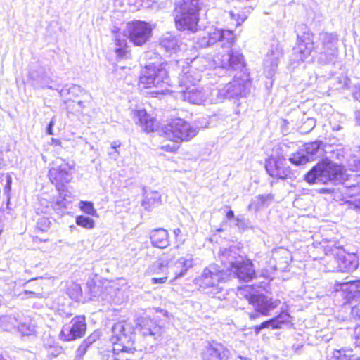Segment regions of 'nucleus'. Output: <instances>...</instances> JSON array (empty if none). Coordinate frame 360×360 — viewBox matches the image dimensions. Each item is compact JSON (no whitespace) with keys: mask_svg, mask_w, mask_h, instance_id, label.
<instances>
[{"mask_svg":"<svg viewBox=\"0 0 360 360\" xmlns=\"http://www.w3.org/2000/svg\"><path fill=\"white\" fill-rule=\"evenodd\" d=\"M170 79L167 70L160 63H150L141 68L138 87L147 92L149 98H162L168 94Z\"/></svg>","mask_w":360,"mask_h":360,"instance_id":"f257e3e1","label":"nucleus"},{"mask_svg":"<svg viewBox=\"0 0 360 360\" xmlns=\"http://www.w3.org/2000/svg\"><path fill=\"white\" fill-rule=\"evenodd\" d=\"M132 326L126 320H119L112 327V352L115 360H135L136 349L131 340Z\"/></svg>","mask_w":360,"mask_h":360,"instance_id":"f03ea898","label":"nucleus"},{"mask_svg":"<svg viewBox=\"0 0 360 360\" xmlns=\"http://www.w3.org/2000/svg\"><path fill=\"white\" fill-rule=\"evenodd\" d=\"M195 134V129L187 121L180 117L172 118L161 128V136L172 143L163 144L160 148L163 151L175 153L183 141L190 140Z\"/></svg>","mask_w":360,"mask_h":360,"instance_id":"7ed1b4c3","label":"nucleus"},{"mask_svg":"<svg viewBox=\"0 0 360 360\" xmlns=\"http://www.w3.org/2000/svg\"><path fill=\"white\" fill-rule=\"evenodd\" d=\"M201 10L200 0H176L173 10L176 29L179 31L196 32Z\"/></svg>","mask_w":360,"mask_h":360,"instance_id":"20e7f679","label":"nucleus"},{"mask_svg":"<svg viewBox=\"0 0 360 360\" xmlns=\"http://www.w3.org/2000/svg\"><path fill=\"white\" fill-rule=\"evenodd\" d=\"M345 169L341 165L333 162L328 158L319 160L304 176L309 184H328L345 179Z\"/></svg>","mask_w":360,"mask_h":360,"instance_id":"39448f33","label":"nucleus"},{"mask_svg":"<svg viewBox=\"0 0 360 360\" xmlns=\"http://www.w3.org/2000/svg\"><path fill=\"white\" fill-rule=\"evenodd\" d=\"M323 253L329 257L336 265L340 272H351L359 266L358 257L356 255L346 251L343 247L335 240H326L321 245Z\"/></svg>","mask_w":360,"mask_h":360,"instance_id":"423d86ee","label":"nucleus"},{"mask_svg":"<svg viewBox=\"0 0 360 360\" xmlns=\"http://www.w3.org/2000/svg\"><path fill=\"white\" fill-rule=\"evenodd\" d=\"M152 25L144 20H134L127 23L126 37L136 47L145 46L153 37Z\"/></svg>","mask_w":360,"mask_h":360,"instance_id":"0eeeda50","label":"nucleus"},{"mask_svg":"<svg viewBox=\"0 0 360 360\" xmlns=\"http://www.w3.org/2000/svg\"><path fill=\"white\" fill-rule=\"evenodd\" d=\"M63 163L49 169L48 178L60 193L68 191V184L70 182V172L75 169V164L63 160Z\"/></svg>","mask_w":360,"mask_h":360,"instance_id":"6e6552de","label":"nucleus"},{"mask_svg":"<svg viewBox=\"0 0 360 360\" xmlns=\"http://www.w3.org/2000/svg\"><path fill=\"white\" fill-rule=\"evenodd\" d=\"M87 323L84 315H77L63 325L59 338L63 342H72L81 339L86 335Z\"/></svg>","mask_w":360,"mask_h":360,"instance_id":"1a4fd4ad","label":"nucleus"},{"mask_svg":"<svg viewBox=\"0 0 360 360\" xmlns=\"http://www.w3.org/2000/svg\"><path fill=\"white\" fill-rule=\"evenodd\" d=\"M236 41V34L230 30L211 27L199 39L200 45L202 47H209L219 42L222 46L231 47Z\"/></svg>","mask_w":360,"mask_h":360,"instance_id":"9d476101","label":"nucleus"},{"mask_svg":"<svg viewBox=\"0 0 360 360\" xmlns=\"http://www.w3.org/2000/svg\"><path fill=\"white\" fill-rule=\"evenodd\" d=\"M265 169L270 176L276 179H285L291 174L285 158L281 156H269L265 160Z\"/></svg>","mask_w":360,"mask_h":360,"instance_id":"9b49d317","label":"nucleus"},{"mask_svg":"<svg viewBox=\"0 0 360 360\" xmlns=\"http://www.w3.org/2000/svg\"><path fill=\"white\" fill-rule=\"evenodd\" d=\"M234 276L242 282H250L257 278V271L252 259L245 257L240 262H234L230 264Z\"/></svg>","mask_w":360,"mask_h":360,"instance_id":"f8f14e48","label":"nucleus"},{"mask_svg":"<svg viewBox=\"0 0 360 360\" xmlns=\"http://www.w3.org/2000/svg\"><path fill=\"white\" fill-rule=\"evenodd\" d=\"M132 113L136 124L143 132L150 134L159 129L160 123L157 118L148 113L146 109H136Z\"/></svg>","mask_w":360,"mask_h":360,"instance_id":"ddd939ff","label":"nucleus"},{"mask_svg":"<svg viewBox=\"0 0 360 360\" xmlns=\"http://www.w3.org/2000/svg\"><path fill=\"white\" fill-rule=\"evenodd\" d=\"M229 350L221 342L212 340L207 342L202 353V360H224L228 358Z\"/></svg>","mask_w":360,"mask_h":360,"instance_id":"4468645a","label":"nucleus"},{"mask_svg":"<svg viewBox=\"0 0 360 360\" xmlns=\"http://www.w3.org/2000/svg\"><path fill=\"white\" fill-rule=\"evenodd\" d=\"M221 66L227 70H238L245 67L244 56L238 51L230 49L221 56Z\"/></svg>","mask_w":360,"mask_h":360,"instance_id":"2eb2a0df","label":"nucleus"},{"mask_svg":"<svg viewBox=\"0 0 360 360\" xmlns=\"http://www.w3.org/2000/svg\"><path fill=\"white\" fill-rule=\"evenodd\" d=\"M222 280L221 271L214 266L207 267L199 278L200 286L204 289L217 287Z\"/></svg>","mask_w":360,"mask_h":360,"instance_id":"dca6fc26","label":"nucleus"},{"mask_svg":"<svg viewBox=\"0 0 360 360\" xmlns=\"http://www.w3.org/2000/svg\"><path fill=\"white\" fill-rule=\"evenodd\" d=\"M342 200L344 205L360 212V183L347 186Z\"/></svg>","mask_w":360,"mask_h":360,"instance_id":"f3484780","label":"nucleus"},{"mask_svg":"<svg viewBox=\"0 0 360 360\" xmlns=\"http://www.w3.org/2000/svg\"><path fill=\"white\" fill-rule=\"evenodd\" d=\"M253 285H245L239 288L242 296L248 300V303L253 306H259L262 307L264 304H271L266 300V297L263 294L256 293L253 292Z\"/></svg>","mask_w":360,"mask_h":360,"instance_id":"a211bd4d","label":"nucleus"},{"mask_svg":"<svg viewBox=\"0 0 360 360\" xmlns=\"http://www.w3.org/2000/svg\"><path fill=\"white\" fill-rule=\"evenodd\" d=\"M149 274L153 276L151 278L153 284L162 285L167 283L169 272L166 264L158 263L151 267Z\"/></svg>","mask_w":360,"mask_h":360,"instance_id":"6ab92c4d","label":"nucleus"},{"mask_svg":"<svg viewBox=\"0 0 360 360\" xmlns=\"http://www.w3.org/2000/svg\"><path fill=\"white\" fill-rule=\"evenodd\" d=\"M150 240L153 246L158 248H165L170 244L169 233L167 230L158 228L153 230L150 234Z\"/></svg>","mask_w":360,"mask_h":360,"instance_id":"aec40b11","label":"nucleus"},{"mask_svg":"<svg viewBox=\"0 0 360 360\" xmlns=\"http://www.w3.org/2000/svg\"><path fill=\"white\" fill-rule=\"evenodd\" d=\"M114 52L119 59L129 58L131 50L127 40L120 36H116L114 39Z\"/></svg>","mask_w":360,"mask_h":360,"instance_id":"412c9836","label":"nucleus"},{"mask_svg":"<svg viewBox=\"0 0 360 360\" xmlns=\"http://www.w3.org/2000/svg\"><path fill=\"white\" fill-rule=\"evenodd\" d=\"M328 360H360V356L354 354L352 349L342 347L333 349Z\"/></svg>","mask_w":360,"mask_h":360,"instance_id":"4be33fe9","label":"nucleus"},{"mask_svg":"<svg viewBox=\"0 0 360 360\" xmlns=\"http://www.w3.org/2000/svg\"><path fill=\"white\" fill-rule=\"evenodd\" d=\"M184 100L191 103H198L201 101L200 91L196 88H186L183 93Z\"/></svg>","mask_w":360,"mask_h":360,"instance_id":"5701e85b","label":"nucleus"},{"mask_svg":"<svg viewBox=\"0 0 360 360\" xmlns=\"http://www.w3.org/2000/svg\"><path fill=\"white\" fill-rule=\"evenodd\" d=\"M271 308H273L271 304H264L262 307H255V311L248 314L249 319L251 321H255L260 316H267L269 315Z\"/></svg>","mask_w":360,"mask_h":360,"instance_id":"b1692460","label":"nucleus"},{"mask_svg":"<svg viewBox=\"0 0 360 360\" xmlns=\"http://www.w3.org/2000/svg\"><path fill=\"white\" fill-rule=\"evenodd\" d=\"M272 319L275 320L274 321L275 325H278V328H281L283 325L290 322L291 316L287 311H281L277 316L273 317Z\"/></svg>","mask_w":360,"mask_h":360,"instance_id":"393cba45","label":"nucleus"},{"mask_svg":"<svg viewBox=\"0 0 360 360\" xmlns=\"http://www.w3.org/2000/svg\"><path fill=\"white\" fill-rule=\"evenodd\" d=\"M179 262L181 264L183 269L179 273L175 274L173 281L183 276L187 272V271L193 266V259L191 258H181L179 259Z\"/></svg>","mask_w":360,"mask_h":360,"instance_id":"a878e982","label":"nucleus"},{"mask_svg":"<svg viewBox=\"0 0 360 360\" xmlns=\"http://www.w3.org/2000/svg\"><path fill=\"white\" fill-rule=\"evenodd\" d=\"M75 222L77 225L86 229H91L95 225V222L92 219L83 215L77 216L76 217Z\"/></svg>","mask_w":360,"mask_h":360,"instance_id":"bb28decb","label":"nucleus"},{"mask_svg":"<svg viewBox=\"0 0 360 360\" xmlns=\"http://www.w3.org/2000/svg\"><path fill=\"white\" fill-rule=\"evenodd\" d=\"M321 145V141H311L304 144V150L307 154L314 155L317 153Z\"/></svg>","mask_w":360,"mask_h":360,"instance_id":"cd10ccee","label":"nucleus"},{"mask_svg":"<svg viewBox=\"0 0 360 360\" xmlns=\"http://www.w3.org/2000/svg\"><path fill=\"white\" fill-rule=\"evenodd\" d=\"M79 209L84 213L91 215V216H96V210L94 207L93 202L90 201H84L82 200L79 202Z\"/></svg>","mask_w":360,"mask_h":360,"instance_id":"c85d7f7f","label":"nucleus"},{"mask_svg":"<svg viewBox=\"0 0 360 360\" xmlns=\"http://www.w3.org/2000/svg\"><path fill=\"white\" fill-rule=\"evenodd\" d=\"M229 14L231 19L235 22L236 26L240 25L247 18L243 12L236 9L230 11Z\"/></svg>","mask_w":360,"mask_h":360,"instance_id":"c756f323","label":"nucleus"},{"mask_svg":"<svg viewBox=\"0 0 360 360\" xmlns=\"http://www.w3.org/2000/svg\"><path fill=\"white\" fill-rule=\"evenodd\" d=\"M173 233L176 248L183 245L186 242V234L184 233L179 228L174 229Z\"/></svg>","mask_w":360,"mask_h":360,"instance_id":"7c9ffc66","label":"nucleus"},{"mask_svg":"<svg viewBox=\"0 0 360 360\" xmlns=\"http://www.w3.org/2000/svg\"><path fill=\"white\" fill-rule=\"evenodd\" d=\"M290 160L292 164L300 165L307 163L309 161V158L304 155L297 153L293 155V156L290 158Z\"/></svg>","mask_w":360,"mask_h":360,"instance_id":"2f4dec72","label":"nucleus"},{"mask_svg":"<svg viewBox=\"0 0 360 360\" xmlns=\"http://www.w3.org/2000/svg\"><path fill=\"white\" fill-rule=\"evenodd\" d=\"M90 345V341L87 340L82 341L77 349V355L79 357L84 356L86 353Z\"/></svg>","mask_w":360,"mask_h":360,"instance_id":"473e14b6","label":"nucleus"},{"mask_svg":"<svg viewBox=\"0 0 360 360\" xmlns=\"http://www.w3.org/2000/svg\"><path fill=\"white\" fill-rule=\"evenodd\" d=\"M150 323H152V319L148 317H139L136 320V326L139 327L140 329H150Z\"/></svg>","mask_w":360,"mask_h":360,"instance_id":"72a5a7b5","label":"nucleus"},{"mask_svg":"<svg viewBox=\"0 0 360 360\" xmlns=\"http://www.w3.org/2000/svg\"><path fill=\"white\" fill-rule=\"evenodd\" d=\"M352 339L355 346L356 347H360V325L356 326L354 328Z\"/></svg>","mask_w":360,"mask_h":360,"instance_id":"f704fd0d","label":"nucleus"},{"mask_svg":"<svg viewBox=\"0 0 360 360\" xmlns=\"http://www.w3.org/2000/svg\"><path fill=\"white\" fill-rule=\"evenodd\" d=\"M18 330L23 335H29L32 333V328L24 323L18 325Z\"/></svg>","mask_w":360,"mask_h":360,"instance_id":"c9c22d12","label":"nucleus"},{"mask_svg":"<svg viewBox=\"0 0 360 360\" xmlns=\"http://www.w3.org/2000/svg\"><path fill=\"white\" fill-rule=\"evenodd\" d=\"M273 195L269 194L266 195H259L257 197L259 204L261 206H264L267 205L272 199H273Z\"/></svg>","mask_w":360,"mask_h":360,"instance_id":"e433bc0d","label":"nucleus"},{"mask_svg":"<svg viewBox=\"0 0 360 360\" xmlns=\"http://www.w3.org/2000/svg\"><path fill=\"white\" fill-rule=\"evenodd\" d=\"M274 319H270L266 321H262L260 325L263 329L266 328H271V329H278V326L275 325Z\"/></svg>","mask_w":360,"mask_h":360,"instance_id":"4c0bfd02","label":"nucleus"},{"mask_svg":"<svg viewBox=\"0 0 360 360\" xmlns=\"http://www.w3.org/2000/svg\"><path fill=\"white\" fill-rule=\"evenodd\" d=\"M314 49V44L313 42H311L309 44V46L306 49V50L300 49V52L305 56H309Z\"/></svg>","mask_w":360,"mask_h":360,"instance_id":"58836bf2","label":"nucleus"},{"mask_svg":"<svg viewBox=\"0 0 360 360\" xmlns=\"http://www.w3.org/2000/svg\"><path fill=\"white\" fill-rule=\"evenodd\" d=\"M359 157L354 161V167L356 170L360 171V147L359 148Z\"/></svg>","mask_w":360,"mask_h":360,"instance_id":"ea45409f","label":"nucleus"},{"mask_svg":"<svg viewBox=\"0 0 360 360\" xmlns=\"http://www.w3.org/2000/svg\"><path fill=\"white\" fill-rule=\"evenodd\" d=\"M234 212L233 210H229L226 212V217L227 219L229 220H231V219H233L234 218Z\"/></svg>","mask_w":360,"mask_h":360,"instance_id":"a19ab883","label":"nucleus"},{"mask_svg":"<svg viewBox=\"0 0 360 360\" xmlns=\"http://www.w3.org/2000/svg\"><path fill=\"white\" fill-rule=\"evenodd\" d=\"M252 328L256 335H259L261 330L263 329L260 324L254 326Z\"/></svg>","mask_w":360,"mask_h":360,"instance_id":"79ce46f5","label":"nucleus"},{"mask_svg":"<svg viewBox=\"0 0 360 360\" xmlns=\"http://www.w3.org/2000/svg\"><path fill=\"white\" fill-rule=\"evenodd\" d=\"M53 126V122L51 121L47 127V132L50 135L53 134V129H52Z\"/></svg>","mask_w":360,"mask_h":360,"instance_id":"37998d69","label":"nucleus"},{"mask_svg":"<svg viewBox=\"0 0 360 360\" xmlns=\"http://www.w3.org/2000/svg\"><path fill=\"white\" fill-rule=\"evenodd\" d=\"M359 281H348V282H344V283H340L339 285L340 286H343V285H353L354 283H356V282H358Z\"/></svg>","mask_w":360,"mask_h":360,"instance_id":"c03bdc74","label":"nucleus"},{"mask_svg":"<svg viewBox=\"0 0 360 360\" xmlns=\"http://www.w3.org/2000/svg\"><path fill=\"white\" fill-rule=\"evenodd\" d=\"M120 146V143L117 142H113L112 144V148L116 149L117 148Z\"/></svg>","mask_w":360,"mask_h":360,"instance_id":"a18cd8bd","label":"nucleus"},{"mask_svg":"<svg viewBox=\"0 0 360 360\" xmlns=\"http://www.w3.org/2000/svg\"><path fill=\"white\" fill-rule=\"evenodd\" d=\"M264 278H271V274H269V272H266L265 274H264L262 275Z\"/></svg>","mask_w":360,"mask_h":360,"instance_id":"49530a36","label":"nucleus"},{"mask_svg":"<svg viewBox=\"0 0 360 360\" xmlns=\"http://www.w3.org/2000/svg\"><path fill=\"white\" fill-rule=\"evenodd\" d=\"M53 142L55 143L56 146H60L61 141L59 140H53Z\"/></svg>","mask_w":360,"mask_h":360,"instance_id":"de8ad7c7","label":"nucleus"},{"mask_svg":"<svg viewBox=\"0 0 360 360\" xmlns=\"http://www.w3.org/2000/svg\"><path fill=\"white\" fill-rule=\"evenodd\" d=\"M24 292H25V294H32V295L35 294L34 292H31V291H29V290H25Z\"/></svg>","mask_w":360,"mask_h":360,"instance_id":"09e8293b","label":"nucleus"},{"mask_svg":"<svg viewBox=\"0 0 360 360\" xmlns=\"http://www.w3.org/2000/svg\"><path fill=\"white\" fill-rule=\"evenodd\" d=\"M354 318L360 320V314H356Z\"/></svg>","mask_w":360,"mask_h":360,"instance_id":"8fccbe9b","label":"nucleus"},{"mask_svg":"<svg viewBox=\"0 0 360 360\" xmlns=\"http://www.w3.org/2000/svg\"><path fill=\"white\" fill-rule=\"evenodd\" d=\"M327 191H328V190H327V189H324V188H322V189L320 191V192H321V193H323V192H327Z\"/></svg>","mask_w":360,"mask_h":360,"instance_id":"3c124183","label":"nucleus"},{"mask_svg":"<svg viewBox=\"0 0 360 360\" xmlns=\"http://www.w3.org/2000/svg\"><path fill=\"white\" fill-rule=\"evenodd\" d=\"M0 360H6L1 354H0Z\"/></svg>","mask_w":360,"mask_h":360,"instance_id":"603ef678","label":"nucleus"},{"mask_svg":"<svg viewBox=\"0 0 360 360\" xmlns=\"http://www.w3.org/2000/svg\"><path fill=\"white\" fill-rule=\"evenodd\" d=\"M115 75H118V70H116L115 71Z\"/></svg>","mask_w":360,"mask_h":360,"instance_id":"864d4df0","label":"nucleus"}]
</instances>
